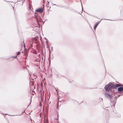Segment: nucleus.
I'll return each mask as SVG.
<instances>
[{
    "label": "nucleus",
    "instance_id": "nucleus-1",
    "mask_svg": "<svg viewBox=\"0 0 123 123\" xmlns=\"http://www.w3.org/2000/svg\"><path fill=\"white\" fill-rule=\"evenodd\" d=\"M122 86L120 84H115L111 83H109L105 86V90L106 91H109L112 90V88L116 89L118 87Z\"/></svg>",
    "mask_w": 123,
    "mask_h": 123
},
{
    "label": "nucleus",
    "instance_id": "nucleus-2",
    "mask_svg": "<svg viewBox=\"0 0 123 123\" xmlns=\"http://www.w3.org/2000/svg\"><path fill=\"white\" fill-rule=\"evenodd\" d=\"M37 23H38V26H36L34 27L33 28L34 30L37 32H38L40 30V25L38 23V20L37 21Z\"/></svg>",
    "mask_w": 123,
    "mask_h": 123
},
{
    "label": "nucleus",
    "instance_id": "nucleus-3",
    "mask_svg": "<svg viewBox=\"0 0 123 123\" xmlns=\"http://www.w3.org/2000/svg\"><path fill=\"white\" fill-rule=\"evenodd\" d=\"M105 95L106 98L110 100L113 97V96L111 94L108 93H105Z\"/></svg>",
    "mask_w": 123,
    "mask_h": 123
},
{
    "label": "nucleus",
    "instance_id": "nucleus-4",
    "mask_svg": "<svg viewBox=\"0 0 123 123\" xmlns=\"http://www.w3.org/2000/svg\"><path fill=\"white\" fill-rule=\"evenodd\" d=\"M43 8H39L37 9L36 11L37 12H39L40 13H42L43 12Z\"/></svg>",
    "mask_w": 123,
    "mask_h": 123
},
{
    "label": "nucleus",
    "instance_id": "nucleus-5",
    "mask_svg": "<svg viewBox=\"0 0 123 123\" xmlns=\"http://www.w3.org/2000/svg\"><path fill=\"white\" fill-rule=\"evenodd\" d=\"M122 85V86H123V85ZM121 86L118 87H119L118 88V91L119 92H121L123 91V87Z\"/></svg>",
    "mask_w": 123,
    "mask_h": 123
},
{
    "label": "nucleus",
    "instance_id": "nucleus-6",
    "mask_svg": "<svg viewBox=\"0 0 123 123\" xmlns=\"http://www.w3.org/2000/svg\"><path fill=\"white\" fill-rule=\"evenodd\" d=\"M100 22H97L96 24L95 25L94 27V29L95 30L97 28V26L99 25V24L100 23Z\"/></svg>",
    "mask_w": 123,
    "mask_h": 123
},
{
    "label": "nucleus",
    "instance_id": "nucleus-7",
    "mask_svg": "<svg viewBox=\"0 0 123 123\" xmlns=\"http://www.w3.org/2000/svg\"><path fill=\"white\" fill-rule=\"evenodd\" d=\"M116 100H114V101H113L112 102V103L114 105V106H115V104H116Z\"/></svg>",
    "mask_w": 123,
    "mask_h": 123
},
{
    "label": "nucleus",
    "instance_id": "nucleus-8",
    "mask_svg": "<svg viewBox=\"0 0 123 123\" xmlns=\"http://www.w3.org/2000/svg\"><path fill=\"white\" fill-rule=\"evenodd\" d=\"M20 53L19 52H18L17 53V55H19L20 54Z\"/></svg>",
    "mask_w": 123,
    "mask_h": 123
},
{
    "label": "nucleus",
    "instance_id": "nucleus-9",
    "mask_svg": "<svg viewBox=\"0 0 123 123\" xmlns=\"http://www.w3.org/2000/svg\"><path fill=\"white\" fill-rule=\"evenodd\" d=\"M81 6H82V12H81L80 13H79L80 14L82 12V10H83V8H82V3H81Z\"/></svg>",
    "mask_w": 123,
    "mask_h": 123
},
{
    "label": "nucleus",
    "instance_id": "nucleus-10",
    "mask_svg": "<svg viewBox=\"0 0 123 123\" xmlns=\"http://www.w3.org/2000/svg\"><path fill=\"white\" fill-rule=\"evenodd\" d=\"M27 55V53L26 52H25L24 54V55H25L26 56Z\"/></svg>",
    "mask_w": 123,
    "mask_h": 123
},
{
    "label": "nucleus",
    "instance_id": "nucleus-11",
    "mask_svg": "<svg viewBox=\"0 0 123 123\" xmlns=\"http://www.w3.org/2000/svg\"><path fill=\"white\" fill-rule=\"evenodd\" d=\"M120 114H119V115L118 116H117V117H120Z\"/></svg>",
    "mask_w": 123,
    "mask_h": 123
},
{
    "label": "nucleus",
    "instance_id": "nucleus-12",
    "mask_svg": "<svg viewBox=\"0 0 123 123\" xmlns=\"http://www.w3.org/2000/svg\"><path fill=\"white\" fill-rule=\"evenodd\" d=\"M58 103L57 104V105H58V107H58Z\"/></svg>",
    "mask_w": 123,
    "mask_h": 123
},
{
    "label": "nucleus",
    "instance_id": "nucleus-13",
    "mask_svg": "<svg viewBox=\"0 0 123 123\" xmlns=\"http://www.w3.org/2000/svg\"><path fill=\"white\" fill-rule=\"evenodd\" d=\"M55 90H56V91H57L58 90V89L57 88V89H55Z\"/></svg>",
    "mask_w": 123,
    "mask_h": 123
},
{
    "label": "nucleus",
    "instance_id": "nucleus-14",
    "mask_svg": "<svg viewBox=\"0 0 123 123\" xmlns=\"http://www.w3.org/2000/svg\"><path fill=\"white\" fill-rule=\"evenodd\" d=\"M16 57H17V56H15L13 57H14V58H16Z\"/></svg>",
    "mask_w": 123,
    "mask_h": 123
},
{
    "label": "nucleus",
    "instance_id": "nucleus-15",
    "mask_svg": "<svg viewBox=\"0 0 123 123\" xmlns=\"http://www.w3.org/2000/svg\"><path fill=\"white\" fill-rule=\"evenodd\" d=\"M101 100L102 101H103V98H101Z\"/></svg>",
    "mask_w": 123,
    "mask_h": 123
},
{
    "label": "nucleus",
    "instance_id": "nucleus-16",
    "mask_svg": "<svg viewBox=\"0 0 123 123\" xmlns=\"http://www.w3.org/2000/svg\"><path fill=\"white\" fill-rule=\"evenodd\" d=\"M21 0H19V1H18H18H20Z\"/></svg>",
    "mask_w": 123,
    "mask_h": 123
},
{
    "label": "nucleus",
    "instance_id": "nucleus-17",
    "mask_svg": "<svg viewBox=\"0 0 123 123\" xmlns=\"http://www.w3.org/2000/svg\"><path fill=\"white\" fill-rule=\"evenodd\" d=\"M106 20H109V19H106Z\"/></svg>",
    "mask_w": 123,
    "mask_h": 123
},
{
    "label": "nucleus",
    "instance_id": "nucleus-18",
    "mask_svg": "<svg viewBox=\"0 0 123 123\" xmlns=\"http://www.w3.org/2000/svg\"><path fill=\"white\" fill-rule=\"evenodd\" d=\"M39 18H40V17L39 16H38Z\"/></svg>",
    "mask_w": 123,
    "mask_h": 123
},
{
    "label": "nucleus",
    "instance_id": "nucleus-19",
    "mask_svg": "<svg viewBox=\"0 0 123 123\" xmlns=\"http://www.w3.org/2000/svg\"><path fill=\"white\" fill-rule=\"evenodd\" d=\"M118 96H120V95H118Z\"/></svg>",
    "mask_w": 123,
    "mask_h": 123
},
{
    "label": "nucleus",
    "instance_id": "nucleus-20",
    "mask_svg": "<svg viewBox=\"0 0 123 123\" xmlns=\"http://www.w3.org/2000/svg\"><path fill=\"white\" fill-rule=\"evenodd\" d=\"M48 122V121L47 120V121H46V122H47V123Z\"/></svg>",
    "mask_w": 123,
    "mask_h": 123
},
{
    "label": "nucleus",
    "instance_id": "nucleus-21",
    "mask_svg": "<svg viewBox=\"0 0 123 123\" xmlns=\"http://www.w3.org/2000/svg\"><path fill=\"white\" fill-rule=\"evenodd\" d=\"M52 48H53V47H52L51 48V49H52Z\"/></svg>",
    "mask_w": 123,
    "mask_h": 123
},
{
    "label": "nucleus",
    "instance_id": "nucleus-22",
    "mask_svg": "<svg viewBox=\"0 0 123 123\" xmlns=\"http://www.w3.org/2000/svg\"><path fill=\"white\" fill-rule=\"evenodd\" d=\"M25 58V59H26V57Z\"/></svg>",
    "mask_w": 123,
    "mask_h": 123
},
{
    "label": "nucleus",
    "instance_id": "nucleus-23",
    "mask_svg": "<svg viewBox=\"0 0 123 123\" xmlns=\"http://www.w3.org/2000/svg\"><path fill=\"white\" fill-rule=\"evenodd\" d=\"M48 3H49V2H48Z\"/></svg>",
    "mask_w": 123,
    "mask_h": 123
},
{
    "label": "nucleus",
    "instance_id": "nucleus-24",
    "mask_svg": "<svg viewBox=\"0 0 123 123\" xmlns=\"http://www.w3.org/2000/svg\"><path fill=\"white\" fill-rule=\"evenodd\" d=\"M54 5H56L55 4Z\"/></svg>",
    "mask_w": 123,
    "mask_h": 123
},
{
    "label": "nucleus",
    "instance_id": "nucleus-25",
    "mask_svg": "<svg viewBox=\"0 0 123 123\" xmlns=\"http://www.w3.org/2000/svg\"><path fill=\"white\" fill-rule=\"evenodd\" d=\"M29 74L30 75H31V74H30V73H29Z\"/></svg>",
    "mask_w": 123,
    "mask_h": 123
}]
</instances>
